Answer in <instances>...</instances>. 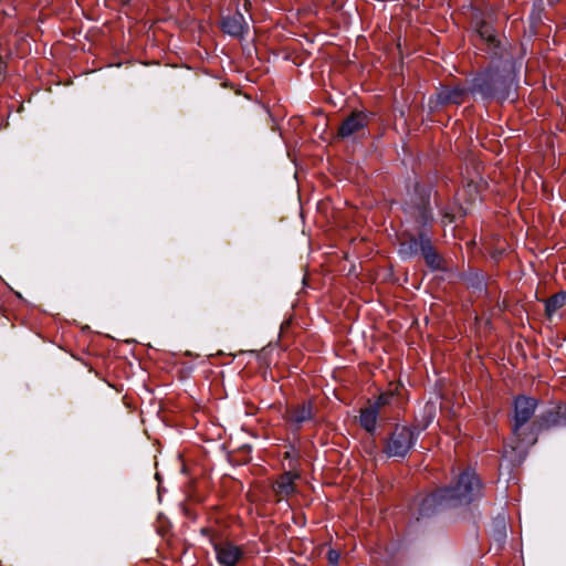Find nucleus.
Returning a JSON list of instances; mask_svg holds the SVG:
<instances>
[{
	"instance_id": "f257e3e1",
	"label": "nucleus",
	"mask_w": 566,
	"mask_h": 566,
	"mask_svg": "<svg viewBox=\"0 0 566 566\" xmlns=\"http://www.w3.org/2000/svg\"><path fill=\"white\" fill-rule=\"evenodd\" d=\"M481 488L475 472L467 469L450 485L422 499L419 513L421 516H429L441 509L467 505L481 495Z\"/></svg>"
},
{
	"instance_id": "f03ea898",
	"label": "nucleus",
	"mask_w": 566,
	"mask_h": 566,
	"mask_svg": "<svg viewBox=\"0 0 566 566\" xmlns=\"http://www.w3.org/2000/svg\"><path fill=\"white\" fill-rule=\"evenodd\" d=\"M514 82L511 65L502 70H489L473 80L471 92L479 93L483 98L504 101L510 94Z\"/></svg>"
},
{
	"instance_id": "7ed1b4c3",
	"label": "nucleus",
	"mask_w": 566,
	"mask_h": 566,
	"mask_svg": "<svg viewBox=\"0 0 566 566\" xmlns=\"http://www.w3.org/2000/svg\"><path fill=\"white\" fill-rule=\"evenodd\" d=\"M538 400L528 396H518L514 400V412L512 419V433L514 439L523 444L533 446L536 443L534 421L535 410Z\"/></svg>"
},
{
	"instance_id": "20e7f679",
	"label": "nucleus",
	"mask_w": 566,
	"mask_h": 566,
	"mask_svg": "<svg viewBox=\"0 0 566 566\" xmlns=\"http://www.w3.org/2000/svg\"><path fill=\"white\" fill-rule=\"evenodd\" d=\"M201 533L209 537L210 543L216 552L217 560L222 566H235L242 558L243 551L240 546L221 541L219 534L209 527L201 528Z\"/></svg>"
},
{
	"instance_id": "39448f33",
	"label": "nucleus",
	"mask_w": 566,
	"mask_h": 566,
	"mask_svg": "<svg viewBox=\"0 0 566 566\" xmlns=\"http://www.w3.org/2000/svg\"><path fill=\"white\" fill-rule=\"evenodd\" d=\"M419 432L408 427H397L385 444V453L388 457L403 458L413 447Z\"/></svg>"
},
{
	"instance_id": "423d86ee",
	"label": "nucleus",
	"mask_w": 566,
	"mask_h": 566,
	"mask_svg": "<svg viewBox=\"0 0 566 566\" xmlns=\"http://www.w3.org/2000/svg\"><path fill=\"white\" fill-rule=\"evenodd\" d=\"M556 427H566V405H558L543 411L534 420L535 437L542 431Z\"/></svg>"
},
{
	"instance_id": "0eeeda50",
	"label": "nucleus",
	"mask_w": 566,
	"mask_h": 566,
	"mask_svg": "<svg viewBox=\"0 0 566 566\" xmlns=\"http://www.w3.org/2000/svg\"><path fill=\"white\" fill-rule=\"evenodd\" d=\"M468 93L469 91L459 84L453 86L444 85L437 92L436 99L430 98L429 104L431 108L446 105H460L465 101Z\"/></svg>"
},
{
	"instance_id": "6e6552de",
	"label": "nucleus",
	"mask_w": 566,
	"mask_h": 566,
	"mask_svg": "<svg viewBox=\"0 0 566 566\" xmlns=\"http://www.w3.org/2000/svg\"><path fill=\"white\" fill-rule=\"evenodd\" d=\"M298 478L296 473L284 472L273 483L272 491L276 501L287 500L291 495L295 494L296 485L294 481Z\"/></svg>"
},
{
	"instance_id": "1a4fd4ad",
	"label": "nucleus",
	"mask_w": 566,
	"mask_h": 566,
	"mask_svg": "<svg viewBox=\"0 0 566 566\" xmlns=\"http://www.w3.org/2000/svg\"><path fill=\"white\" fill-rule=\"evenodd\" d=\"M367 124V115L363 112H355L343 122L338 134L343 138L350 137L364 129Z\"/></svg>"
},
{
	"instance_id": "9d476101",
	"label": "nucleus",
	"mask_w": 566,
	"mask_h": 566,
	"mask_svg": "<svg viewBox=\"0 0 566 566\" xmlns=\"http://www.w3.org/2000/svg\"><path fill=\"white\" fill-rule=\"evenodd\" d=\"M221 27L226 33L232 36H241L249 29L248 22L245 21L243 14L239 11H237L233 15L223 18Z\"/></svg>"
},
{
	"instance_id": "9b49d317",
	"label": "nucleus",
	"mask_w": 566,
	"mask_h": 566,
	"mask_svg": "<svg viewBox=\"0 0 566 566\" xmlns=\"http://www.w3.org/2000/svg\"><path fill=\"white\" fill-rule=\"evenodd\" d=\"M420 252L422 253L426 263L433 270L441 269L442 260L439 253L434 250L431 241L426 232H420Z\"/></svg>"
},
{
	"instance_id": "f8f14e48",
	"label": "nucleus",
	"mask_w": 566,
	"mask_h": 566,
	"mask_svg": "<svg viewBox=\"0 0 566 566\" xmlns=\"http://www.w3.org/2000/svg\"><path fill=\"white\" fill-rule=\"evenodd\" d=\"M418 201L411 212L418 222L426 224L431 220V211L428 208L429 195L424 190L417 189Z\"/></svg>"
},
{
	"instance_id": "ddd939ff",
	"label": "nucleus",
	"mask_w": 566,
	"mask_h": 566,
	"mask_svg": "<svg viewBox=\"0 0 566 566\" xmlns=\"http://www.w3.org/2000/svg\"><path fill=\"white\" fill-rule=\"evenodd\" d=\"M378 416L377 406H369L360 411L359 423L367 432L374 433Z\"/></svg>"
},
{
	"instance_id": "4468645a",
	"label": "nucleus",
	"mask_w": 566,
	"mask_h": 566,
	"mask_svg": "<svg viewBox=\"0 0 566 566\" xmlns=\"http://www.w3.org/2000/svg\"><path fill=\"white\" fill-rule=\"evenodd\" d=\"M312 416L313 409L310 403H303L290 411V420L296 424H302L303 422L308 421Z\"/></svg>"
},
{
	"instance_id": "2eb2a0df",
	"label": "nucleus",
	"mask_w": 566,
	"mask_h": 566,
	"mask_svg": "<svg viewBox=\"0 0 566 566\" xmlns=\"http://www.w3.org/2000/svg\"><path fill=\"white\" fill-rule=\"evenodd\" d=\"M566 305V292H560L546 301L545 311L548 316H552L559 308Z\"/></svg>"
},
{
	"instance_id": "dca6fc26",
	"label": "nucleus",
	"mask_w": 566,
	"mask_h": 566,
	"mask_svg": "<svg viewBox=\"0 0 566 566\" xmlns=\"http://www.w3.org/2000/svg\"><path fill=\"white\" fill-rule=\"evenodd\" d=\"M478 34L482 40L488 42L490 45L496 46V38L494 34V31L491 25H489L486 22H482L481 25L478 28Z\"/></svg>"
},
{
	"instance_id": "f3484780",
	"label": "nucleus",
	"mask_w": 566,
	"mask_h": 566,
	"mask_svg": "<svg viewBox=\"0 0 566 566\" xmlns=\"http://www.w3.org/2000/svg\"><path fill=\"white\" fill-rule=\"evenodd\" d=\"M400 252L407 256H411L420 252V237L418 239L411 237L408 241L401 243Z\"/></svg>"
},
{
	"instance_id": "a211bd4d",
	"label": "nucleus",
	"mask_w": 566,
	"mask_h": 566,
	"mask_svg": "<svg viewBox=\"0 0 566 566\" xmlns=\"http://www.w3.org/2000/svg\"><path fill=\"white\" fill-rule=\"evenodd\" d=\"M391 397H392L391 394H382L378 397V399L371 406H377V411L379 412L381 407L389 403Z\"/></svg>"
},
{
	"instance_id": "6ab92c4d",
	"label": "nucleus",
	"mask_w": 566,
	"mask_h": 566,
	"mask_svg": "<svg viewBox=\"0 0 566 566\" xmlns=\"http://www.w3.org/2000/svg\"><path fill=\"white\" fill-rule=\"evenodd\" d=\"M327 557L331 564H337L339 559V553L337 551L331 549L327 554Z\"/></svg>"
},
{
	"instance_id": "aec40b11",
	"label": "nucleus",
	"mask_w": 566,
	"mask_h": 566,
	"mask_svg": "<svg viewBox=\"0 0 566 566\" xmlns=\"http://www.w3.org/2000/svg\"><path fill=\"white\" fill-rule=\"evenodd\" d=\"M243 6H244V9H245V10H249V9H250V7H251V2H250V0H244V4H243Z\"/></svg>"
}]
</instances>
